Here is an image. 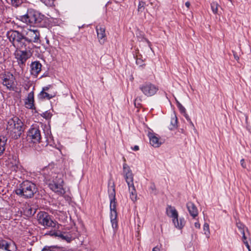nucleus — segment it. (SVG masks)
<instances>
[{
	"label": "nucleus",
	"instance_id": "8",
	"mask_svg": "<svg viewBox=\"0 0 251 251\" xmlns=\"http://www.w3.org/2000/svg\"><path fill=\"white\" fill-rule=\"evenodd\" d=\"M41 129H43L42 126H40L37 124L31 126L27 132V140L33 143H40L41 140Z\"/></svg>",
	"mask_w": 251,
	"mask_h": 251
},
{
	"label": "nucleus",
	"instance_id": "48",
	"mask_svg": "<svg viewBox=\"0 0 251 251\" xmlns=\"http://www.w3.org/2000/svg\"><path fill=\"white\" fill-rule=\"evenodd\" d=\"M185 6L187 7V8H189L190 7V3L189 2V1H187L186 2H185Z\"/></svg>",
	"mask_w": 251,
	"mask_h": 251
},
{
	"label": "nucleus",
	"instance_id": "9",
	"mask_svg": "<svg viewBox=\"0 0 251 251\" xmlns=\"http://www.w3.org/2000/svg\"><path fill=\"white\" fill-rule=\"evenodd\" d=\"M32 49H16L14 52L15 58L17 59L18 64L25 65L26 60L30 57L32 54Z\"/></svg>",
	"mask_w": 251,
	"mask_h": 251
},
{
	"label": "nucleus",
	"instance_id": "14",
	"mask_svg": "<svg viewBox=\"0 0 251 251\" xmlns=\"http://www.w3.org/2000/svg\"><path fill=\"white\" fill-rule=\"evenodd\" d=\"M49 187L54 192L61 194L63 190V179H60L58 181L53 180L52 183L49 184Z\"/></svg>",
	"mask_w": 251,
	"mask_h": 251
},
{
	"label": "nucleus",
	"instance_id": "10",
	"mask_svg": "<svg viewBox=\"0 0 251 251\" xmlns=\"http://www.w3.org/2000/svg\"><path fill=\"white\" fill-rule=\"evenodd\" d=\"M37 218L39 224L45 227H55L56 222L51 219V216L47 212L40 211Z\"/></svg>",
	"mask_w": 251,
	"mask_h": 251
},
{
	"label": "nucleus",
	"instance_id": "17",
	"mask_svg": "<svg viewBox=\"0 0 251 251\" xmlns=\"http://www.w3.org/2000/svg\"><path fill=\"white\" fill-rule=\"evenodd\" d=\"M149 137L151 145L155 148H158L162 144V142L159 137L155 133H149Z\"/></svg>",
	"mask_w": 251,
	"mask_h": 251
},
{
	"label": "nucleus",
	"instance_id": "36",
	"mask_svg": "<svg viewBox=\"0 0 251 251\" xmlns=\"http://www.w3.org/2000/svg\"><path fill=\"white\" fill-rule=\"evenodd\" d=\"M53 47L54 49H59L60 50H61V47H60V44L59 43V42L57 40H56V41H54V43H53Z\"/></svg>",
	"mask_w": 251,
	"mask_h": 251
},
{
	"label": "nucleus",
	"instance_id": "20",
	"mask_svg": "<svg viewBox=\"0 0 251 251\" xmlns=\"http://www.w3.org/2000/svg\"><path fill=\"white\" fill-rule=\"evenodd\" d=\"M54 96L55 94L53 93L41 91L38 94V98L39 100H49Z\"/></svg>",
	"mask_w": 251,
	"mask_h": 251
},
{
	"label": "nucleus",
	"instance_id": "30",
	"mask_svg": "<svg viewBox=\"0 0 251 251\" xmlns=\"http://www.w3.org/2000/svg\"><path fill=\"white\" fill-rule=\"evenodd\" d=\"M219 5L217 2L213 1L211 3V8L214 14H217Z\"/></svg>",
	"mask_w": 251,
	"mask_h": 251
},
{
	"label": "nucleus",
	"instance_id": "1",
	"mask_svg": "<svg viewBox=\"0 0 251 251\" xmlns=\"http://www.w3.org/2000/svg\"><path fill=\"white\" fill-rule=\"evenodd\" d=\"M45 16L33 9H28L25 14L18 15L16 18L28 25L42 26Z\"/></svg>",
	"mask_w": 251,
	"mask_h": 251
},
{
	"label": "nucleus",
	"instance_id": "7",
	"mask_svg": "<svg viewBox=\"0 0 251 251\" xmlns=\"http://www.w3.org/2000/svg\"><path fill=\"white\" fill-rule=\"evenodd\" d=\"M24 35L28 49H33L34 47L33 43L40 42V33L37 29H28Z\"/></svg>",
	"mask_w": 251,
	"mask_h": 251
},
{
	"label": "nucleus",
	"instance_id": "54",
	"mask_svg": "<svg viewBox=\"0 0 251 251\" xmlns=\"http://www.w3.org/2000/svg\"><path fill=\"white\" fill-rule=\"evenodd\" d=\"M56 250H57V251H58V249H57V248H56Z\"/></svg>",
	"mask_w": 251,
	"mask_h": 251
},
{
	"label": "nucleus",
	"instance_id": "32",
	"mask_svg": "<svg viewBox=\"0 0 251 251\" xmlns=\"http://www.w3.org/2000/svg\"><path fill=\"white\" fill-rule=\"evenodd\" d=\"M145 3L143 1H140L138 6V12H142L145 8Z\"/></svg>",
	"mask_w": 251,
	"mask_h": 251
},
{
	"label": "nucleus",
	"instance_id": "28",
	"mask_svg": "<svg viewBox=\"0 0 251 251\" xmlns=\"http://www.w3.org/2000/svg\"><path fill=\"white\" fill-rule=\"evenodd\" d=\"M177 107L178 108L180 112L184 114L185 117L187 120H189V117L187 114L186 113V109L182 105V104L180 102H178Z\"/></svg>",
	"mask_w": 251,
	"mask_h": 251
},
{
	"label": "nucleus",
	"instance_id": "24",
	"mask_svg": "<svg viewBox=\"0 0 251 251\" xmlns=\"http://www.w3.org/2000/svg\"><path fill=\"white\" fill-rule=\"evenodd\" d=\"M7 139L4 136H0V156H1L5 150V145Z\"/></svg>",
	"mask_w": 251,
	"mask_h": 251
},
{
	"label": "nucleus",
	"instance_id": "18",
	"mask_svg": "<svg viewBox=\"0 0 251 251\" xmlns=\"http://www.w3.org/2000/svg\"><path fill=\"white\" fill-rule=\"evenodd\" d=\"M25 107L28 109H34V93L33 91L30 92L25 101Z\"/></svg>",
	"mask_w": 251,
	"mask_h": 251
},
{
	"label": "nucleus",
	"instance_id": "16",
	"mask_svg": "<svg viewBox=\"0 0 251 251\" xmlns=\"http://www.w3.org/2000/svg\"><path fill=\"white\" fill-rule=\"evenodd\" d=\"M42 65L39 61L32 62L30 64V74L37 77L41 72Z\"/></svg>",
	"mask_w": 251,
	"mask_h": 251
},
{
	"label": "nucleus",
	"instance_id": "44",
	"mask_svg": "<svg viewBox=\"0 0 251 251\" xmlns=\"http://www.w3.org/2000/svg\"><path fill=\"white\" fill-rule=\"evenodd\" d=\"M195 226L197 228H200L201 226V225L199 222H196L195 223Z\"/></svg>",
	"mask_w": 251,
	"mask_h": 251
},
{
	"label": "nucleus",
	"instance_id": "15",
	"mask_svg": "<svg viewBox=\"0 0 251 251\" xmlns=\"http://www.w3.org/2000/svg\"><path fill=\"white\" fill-rule=\"evenodd\" d=\"M96 31L99 42L103 44L106 39L105 28L102 26H97Z\"/></svg>",
	"mask_w": 251,
	"mask_h": 251
},
{
	"label": "nucleus",
	"instance_id": "50",
	"mask_svg": "<svg viewBox=\"0 0 251 251\" xmlns=\"http://www.w3.org/2000/svg\"><path fill=\"white\" fill-rule=\"evenodd\" d=\"M137 101V98L135 100V105H136V101Z\"/></svg>",
	"mask_w": 251,
	"mask_h": 251
},
{
	"label": "nucleus",
	"instance_id": "6",
	"mask_svg": "<svg viewBox=\"0 0 251 251\" xmlns=\"http://www.w3.org/2000/svg\"><path fill=\"white\" fill-rule=\"evenodd\" d=\"M166 214L171 218L174 226L179 229H182L185 224V221L183 218H178V214L175 207L168 205L166 207Z\"/></svg>",
	"mask_w": 251,
	"mask_h": 251
},
{
	"label": "nucleus",
	"instance_id": "31",
	"mask_svg": "<svg viewBox=\"0 0 251 251\" xmlns=\"http://www.w3.org/2000/svg\"><path fill=\"white\" fill-rule=\"evenodd\" d=\"M7 251H17V247L15 243L8 242V248Z\"/></svg>",
	"mask_w": 251,
	"mask_h": 251
},
{
	"label": "nucleus",
	"instance_id": "11",
	"mask_svg": "<svg viewBox=\"0 0 251 251\" xmlns=\"http://www.w3.org/2000/svg\"><path fill=\"white\" fill-rule=\"evenodd\" d=\"M139 89L147 97H151L158 91V87L150 82H146L140 85Z\"/></svg>",
	"mask_w": 251,
	"mask_h": 251
},
{
	"label": "nucleus",
	"instance_id": "35",
	"mask_svg": "<svg viewBox=\"0 0 251 251\" xmlns=\"http://www.w3.org/2000/svg\"><path fill=\"white\" fill-rule=\"evenodd\" d=\"M49 234H50L52 236L54 235L55 236H59V237H61L62 239H63V233L62 232L58 233V232H57V231H53V232L50 231V233H49Z\"/></svg>",
	"mask_w": 251,
	"mask_h": 251
},
{
	"label": "nucleus",
	"instance_id": "26",
	"mask_svg": "<svg viewBox=\"0 0 251 251\" xmlns=\"http://www.w3.org/2000/svg\"><path fill=\"white\" fill-rule=\"evenodd\" d=\"M8 242L5 240H0V251H7Z\"/></svg>",
	"mask_w": 251,
	"mask_h": 251
},
{
	"label": "nucleus",
	"instance_id": "45",
	"mask_svg": "<svg viewBox=\"0 0 251 251\" xmlns=\"http://www.w3.org/2000/svg\"><path fill=\"white\" fill-rule=\"evenodd\" d=\"M45 40H46V44L49 46H51L50 44V40L49 39L46 37L45 38Z\"/></svg>",
	"mask_w": 251,
	"mask_h": 251
},
{
	"label": "nucleus",
	"instance_id": "23",
	"mask_svg": "<svg viewBox=\"0 0 251 251\" xmlns=\"http://www.w3.org/2000/svg\"><path fill=\"white\" fill-rule=\"evenodd\" d=\"M64 198L70 203L72 200V194L70 187L68 186H65L64 188Z\"/></svg>",
	"mask_w": 251,
	"mask_h": 251
},
{
	"label": "nucleus",
	"instance_id": "19",
	"mask_svg": "<svg viewBox=\"0 0 251 251\" xmlns=\"http://www.w3.org/2000/svg\"><path fill=\"white\" fill-rule=\"evenodd\" d=\"M187 208L190 214L195 218L198 215V210L195 205L192 202H188L187 203Z\"/></svg>",
	"mask_w": 251,
	"mask_h": 251
},
{
	"label": "nucleus",
	"instance_id": "42",
	"mask_svg": "<svg viewBox=\"0 0 251 251\" xmlns=\"http://www.w3.org/2000/svg\"><path fill=\"white\" fill-rule=\"evenodd\" d=\"M240 163L243 168H246V163L245 162V160L244 159H242L241 160Z\"/></svg>",
	"mask_w": 251,
	"mask_h": 251
},
{
	"label": "nucleus",
	"instance_id": "46",
	"mask_svg": "<svg viewBox=\"0 0 251 251\" xmlns=\"http://www.w3.org/2000/svg\"><path fill=\"white\" fill-rule=\"evenodd\" d=\"M152 251H160V249L157 246L154 247L152 249Z\"/></svg>",
	"mask_w": 251,
	"mask_h": 251
},
{
	"label": "nucleus",
	"instance_id": "33",
	"mask_svg": "<svg viewBox=\"0 0 251 251\" xmlns=\"http://www.w3.org/2000/svg\"><path fill=\"white\" fill-rule=\"evenodd\" d=\"M41 116L46 119H49L51 117L52 115L50 112L48 111H46L45 112H43L41 114Z\"/></svg>",
	"mask_w": 251,
	"mask_h": 251
},
{
	"label": "nucleus",
	"instance_id": "47",
	"mask_svg": "<svg viewBox=\"0 0 251 251\" xmlns=\"http://www.w3.org/2000/svg\"><path fill=\"white\" fill-rule=\"evenodd\" d=\"M139 148L138 146H135L132 149H133V150L136 151L139 150Z\"/></svg>",
	"mask_w": 251,
	"mask_h": 251
},
{
	"label": "nucleus",
	"instance_id": "21",
	"mask_svg": "<svg viewBox=\"0 0 251 251\" xmlns=\"http://www.w3.org/2000/svg\"><path fill=\"white\" fill-rule=\"evenodd\" d=\"M127 185L130 194V198L133 201H135L137 198V193L134 183L127 184Z\"/></svg>",
	"mask_w": 251,
	"mask_h": 251
},
{
	"label": "nucleus",
	"instance_id": "27",
	"mask_svg": "<svg viewBox=\"0 0 251 251\" xmlns=\"http://www.w3.org/2000/svg\"><path fill=\"white\" fill-rule=\"evenodd\" d=\"M203 230L204 234L206 235L207 238H209L210 235V230L209 225L207 223H204L203 226Z\"/></svg>",
	"mask_w": 251,
	"mask_h": 251
},
{
	"label": "nucleus",
	"instance_id": "41",
	"mask_svg": "<svg viewBox=\"0 0 251 251\" xmlns=\"http://www.w3.org/2000/svg\"><path fill=\"white\" fill-rule=\"evenodd\" d=\"M46 138V141L48 142V144L50 143L53 140L52 137L51 135H49V136H47Z\"/></svg>",
	"mask_w": 251,
	"mask_h": 251
},
{
	"label": "nucleus",
	"instance_id": "38",
	"mask_svg": "<svg viewBox=\"0 0 251 251\" xmlns=\"http://www.w3.org/2000/svg\"><path fill=\"white\" fill-rule=\"evenodd\" d=\"M150 190H151V193H155L156 192V188L154 184H151L150 187Z\"/></svg>",
	"mask_w": 251,
	"mask_h": 251
},
{
	"label": "nucleus",
	"instance_id": "2",
	"mask_svg": "<svg viewBox=\"0 0 251 251\" xmlns=\"http://www.w3.org/2000/svg\"><path fill=\"white\" fill-rule=\"evenodd\" d=\"M6 130L13 139H17L24 132V124L18 117L13 116L7 120Z\"/></svg>",
	"mask_w": 251,
	"mask_h": 251
},
{
	"label": "nucleus",
	"instance_id": "49",
	"mask_svg": "<svg viewBox=\"0 0 251 251\" xmlns=\"http://www.w3.org/2000/svg\"><path fill=\"white\" fill-rule=\"evenodd\" d=\"M145 40L148 42V43L149 44H150V42H149L147 39H145Z\"/></svg>",
	"mask_w": 251,
	"mask_h": 251
},
{
	"label": "nucleus",
	"instance_id": "53",
	"mask_svg": "<svg viewBox=\"0 0 251 251\" xmlns=\"http://www.w3.org/2000/svg\"><path fill=\"white\" fill-rule=\"evenodd\" d=\"M176 120H175V123H176Z\"/></svg>",
	"mask_w": 251,
	"mask_h": 251
},
{
	"label": "nucleus",
	"instance_id": "34",
	"mask_svg": "<svg viewBox=\"0 0 251 251\" xmlns=\"http://www.w3.org/2000/svg\"><path fill=\"white\" fill-rule=\"evenodd\" d=\"M43 3H44L47 6H51L53 4L54 0H41Z\"/></svg>",
	"mask_w": 251,
	"mask_h": 251
},
{
	"label": "nucleus",
	"instance_id": "13",
	"mask_svg": "<svg viewBox=\"0 0 251 251\" xmlns=\"http://www.w3.org/2000/svg\"><path fill=\"white\" fill-rule=\"evenodd\" d=\"M15 80V77L12 74H8L7 75H5L2 79V83L8 89L13 90Z\"/></svg>",
	"mask_w": 251,
	"mask_h": 251
},
{
	"label": "nucleus",
	"instance_id": "40",
	"mask_svg": "<svg viewBox=\"0 0 251 251\" xmlns=\"http://www.w3.org/2000/svg\"><path fill=\"white\" fill-rule=\"evenodd\" d=\"M35 210L32 209V208H30L28 210L27 212L30 215H33L35 213Z\"/></svg>",
	"mask_w": 251,
	"mask_h": 251
},
{
	"label": "nucleus",
	"instance_id": "29",
	"mask_svg": "<svg viewBox=\"0 0 251 251\" xmlns=\"http://www.w3.org/2000/svg\"><path fill=\"white\" fill-rule=\"evenodd\" d=\"M10 1L11 4L15 7L20 6L23 3V0H10Z\"/></svg>",
	"mask_w": 251,
	"mask_h": 251
},
{
	"label": "nucleus",
	"instance_id": "4",
	"mask_svg": "<svg viewBox=\"0 0 251 251\" xmlns=\"http://www.w3.org/2000/svg\"><path fill=\"white\" fill-rule=\"evenodd\" d=\"M108 195L110 199V220L113 228L116 229L118 226L116 211L115 186L114 182H109L108 184Z\"/></svg>",
	"mask_w": 251,
	"mask_h": 251
},
{
	"label": "nucleus",
	"instance_id": "51",
	"mask_svg": "<svg viewBox=\"0 0 251 251\" xmlns=\"http://www.w3.org/2000/svg\"><path fill=\"white\" fill-rule=\"evenodd\" d=\"M234 57L236 60H237L238 59V57L237 56H236L235 55H234Z\"/></svg>",
	"mask_w": 251,
	"mask_h": 251
},
{
	"label": "nucleus",
	"instance_id": "39",
	"mask_svg": "<svg viewBox=\"0 0 251 251\" xmlns=\"http://www.w3.org/2000/svg\"><path fill=\"white\" fill-rule=\"evenodd\" d=\"M51 86L50 85H48L47 86L44 87H43L42 91H45V92H50V89L51 88Z\"/></svg>",
	"mask_w": 251,
	"mask_h": 251
},
{
	"label": "nucleus",
	"instance_id": "12",
	"mask_svg": "<svg viewBox=\"0 0 251 251\" xmlns=\"http://www.w3.org/2000/svg\"><path fill=\"white\" fill-rule=\"evenodd\" d=\"M123 174L127 184L133 183V175L130 167L126 163L123 164Z\"/></svg>",
	"mask_w": 251,
	"mask_h": 251
},
{
	"label": "nucleus",
	"instance_id": "22",
	"mask_svg": "<svg viewBox=\"0 0 251 251\" xmlns=\"http://www.w3.org/2000/svg\"><path fill=\"white\" fill-rule=\"evenodd\" d=\"M77 236V233H72V232H64V240H66L68 243H70L72 241L74 240Z\"/></svg>",
	"mask_w": 251,
	"mask_h": 251
},
{
	"label": "nucleus",
	"instance_id": "5",
	"mask_svg": "<svg viewBox=\"0 0 251 251\" xmlns=\"http://www.w3.org/2000/svg\"><path fill=\"white\" fill-rule=\"evenodd\" d=\"M6 35L9 42L16 49H28L24 33L11 29L6 32Z\"/></svg>",
	"mask_w": 251,
	"mask_h": 251
},
{
	"label": "nucleus",
	"instance_id": "37",
	"mask_svg": "<svg viewBox=\"0 0 251 251\" xmlns=\"http://www.w3.org/2000/svg\"><path fill=\"white\" fill-rule=\"evenodd\" d=\"M242 240H243V242H244V243L245 244V245H246L247 248L248 249L249 251H251L249 244L248 241H247V237L246 236H245V238H242Z\"/></svg>",
	"mask_w": 251,
	"mask_h": 251
},
{
	"label": "nucleus",
	"instance_id": "3",
	"mask_svg": "<svg viewBox=\"0 0 251 251\" xmlns=\"http://www.w3.org/2000/svg\"><path fill=\"white\" fill-rule=\"evenodd\" d=\"M37 188L36 185L28 180L23 181L15 190V193L24 199L31 198L36 193Z\"/></svg>",
	"mask_w": 251,
	"mask_h": 251
},
{
	"label": "nucleus",
	"instance_id": "25",
	"mask_svg": "<svg viewBox=\"0 0 251 251\" xmlns=\"http://www.w3.org/2000/svg\"><path fill=\"white\" fill-rule=\"evenodd\" d=\"M236 226L238 230L240 231L241 233L242 234L243 238H245V229L248 231L247 228H246L245 226L240 222L236 223Z\"/></svg>",
	"mask_w": 251,
	"mask_h": 251
},
{
	"label": "nucleus",
	"instance_id": "52",
	"mask_svg": "<svg viewBox=\"0 0 251 251\" xmlns=\"http://www.w3.org/2000/svg\"><path fill=\"white\" fill-rule=\"evenodd\" d=\"M176 104H177L178 102H179L177 100H176Z\"/></svg>",
	"mask_w": 251,
	"mask_h": 251
},
{
	"label": "nucleus",
	"instance_id": "43",
	"mask_svg": "<svg viewBox=\"0 0 251 251\" xmlns=\"http://www.w3.org/2000/svg\"><path fill=\"white\" fill-rule=\"evenodd\" d=\"M42 251H56V250H50V248L45 247L42 250Z\"/></svg>",
	"mask_w": 251,
	"mask_h": 251
}]
</instances>
